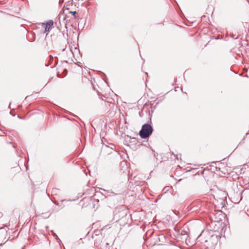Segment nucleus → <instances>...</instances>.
<instances>
[{"instance_id":"1","label":"nucleus","mask_w":249,"mask_h":249,"mask_svg":"<svg viewBox=\"0 0 249 249\" xmlns=\"http://www.w3.org/2000/svg\"><path fill=\"white\" fill-rule=\"evenodd\" d=\"M153 132L152 126L148 124H143L139 132L140 136L142 139H146Z\"/></svg>"},{"instance_id":"2","label":"nucleus","mask_w":249,"mask_h":249,"mask_svg":"<svg viewBox=\"0 0 249 249\" xmlns=\"http://www.w3.org/2000/svg\"><path fill=\"white\" fill-rule=\"evenodd\" d=\"M53 25V21L52 20H50L47 22L45 26V31H49L51 27Z\"/></svg>"},{"instance_id":"3","label":"nucleus","mask_w":249,"mask_h":249,"mask_svg":"<svg viewBox=\"0 0 249 249\" xmlns=\"http://www.w3.org/2000/svg\"><path fill=\"white\" fill-rule=\"evenodd\" d=\"M70 13L73 16H75V14H76V11H71V12H70Z\"/></svg>"}]
</instances>
